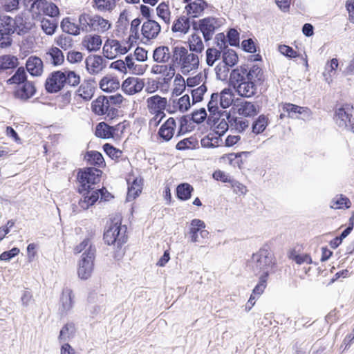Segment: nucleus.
<instances>
[{"instance_id": "59", "label": "nucleus", "mask_w": 354, "mask_h": 354, "mask_svg": "<svg viewBox=\"0 0 354 354\" xmlns=\"http://www.w3.org/2000/svg\"><path fill=\"white\" fill-rule=\"evenodd\" d=\"M185 89V82L180 74H177L174 79V87L172 90L173 96L180 95Z\"/></svg>"}, {"instance_id": "9", "label": "nucleus", "mask_w": 354, "mask_h": 354, "mask_svg": "<svg viewBox=\"0 0 354 354\" xmlns=\"http://www.w3.org/2000/svg\"><path fill=\"white\" fill-rule=\"evenodd\" d=\"M353 106L346 104L337 109L334 117L336 124L342 129L354 133V118L352 115Z\"/></svg>"}, {"instance_id": "25", "label": "nucleus", "mask_w": 354, "mask_h": 354, "mask_svg": "<svg viewBox=\"0 0 354 354\" xmlns=\"http://www.w3.org/2000/svg\"><path fill=\"white\" fill-rule=\"evenodd\" d=\"M36 89L33 84L30 82H26L15 91V95L17 98L26 101L32 97Z\"/></svg>"}, {"instance_id": "46", "label": "nucleus", "mask_w": 354, "mask_h": 354, "mask_svg": "<svg viewBox=\"0 0 354 354\" xmlns=\"http://www.w3.org/2000/svg\"><path fill=\"white\" fill-rule=\"evenodd\" d=\"M95 136L100 138H113L111 127L104 122L98 123L95 127Z\"/></svg>"}, {"instance_id": "62", "label": "nucleus", "mask_w": 354, "mask_h": 354, "mask_svg": "<svg viewBox=\"0 0 354 354\" xmlns=\"http://www.w3.org/2000/svg\"><path fill=\"white\" fill-rule=\"evenodd\" d=\"M206 91L207 87L204 84H203L198 88L192 90L193 103L201 101L203 99V95L205 94Z\"/></svg>"}, {"instance_id": "4", "label": "nucleus", "mask_w": 354, "mask_h": 354, "mask_svg": "<svg viewBox=\"0 0 354 354\" xmlns=\"http://www.w3.org/2000/svg\"><path fill=\"white\" fill-rule=\"evenodd\" d=\"M80 82L79 75L72 71H57L50 73L45 84L46 89L48 93H57L60 91L66 84L75 86Z\"/></svg>"}, {"instance_id": "55", "label": "nucleus", "mask_w": 354, "mask_h": 354, "mask_svg": "<svg viewBox=\"0 0 354 354\" xmlns=\"http://www.w3.org/2000/svg\"><path fill=\"white\" fill-rule=\"evenodd\" d=\"M223 61L227 66L232 67L238 62V56L234 50L232 49H227L225 50L222 55Z\"/></svg>"}, {"instance_id": "28", "label": "nucleus", "mask_w": 354, "mask_h": 354, "mask_svg": "<svg viewBox=\"0 0 354 354\" xmlns=\"http://www.w3.org/2000/svg\"><path fill=\"white\" fill-rule=\"evenodd\" d=\"M207 4L204 0H194L186 6L187 15L192 17H198L203 13Z\"/></svg>"}, {"instance_id": "53", "label": "nucleus", "mask_w": 354, "mask_h": 354, "mask_svg": "<svg viewBox=\"0 0 354 354\" xmlns=\"http://www.w3.org/2000/svg\"><path fill=\"white\" fill-rule=\"evenodd\" d=\"M85 158L88 162L91 165L100 167L104 164V160L102 155L98 151H88Z\"/></svg>"}, {"instance_id": "61", "label": "nucleus", "mask_w": 354, "mask_h": 354, "mask_svg": "<svg viewBox=\"0 0 354 354\" xmlns=\"http://www.w3.org/2000/svg\"><path fill=\"white\" fill-rule=\"evenodd\" d=\"M103 149L106 153L112 159L118 160L122 155V151L115 148L109 144H105Z\"/></svg>"}, {"instance_id": "26", "label": "nucleus", "mask_w": 354, "mask_h": 354, "mask_svg": "<svg viewBox=\"0 0 354 354\" xmlns=\"http://www.w3.org/2000/svg\"><path fill=\"white\" fill-rule=\"evenodd\" d=\"M26 69L32 76H39L43 72V62L36 56L30 57L26 61Z\"/></svg>"}, {"instance_id": "21", "label": "nucleus", "mask_w": 354, "mask_h": 354, "mask_svg": "<svg viewBox=\"0 0 354 354\" xmlns=\"http://www.w3.org/2000/svg\"><path fill=\"white\" fill-rule=\"evenodd\" d=\"M84 197L79 201L80 207L86 210L93 205L99 198L100 194L102 196V189H96L95 190H86L84 191Z\"/></svg>"}, {"instance_id": "20", "label": "nucleus", "mask_w": 354, "mask_h": 354, "mask_svg": "<svg viewBox=\"0 0 354 354\" xmlns=\"http://www.w3.org/2000/svg\"><path fill=\"white\" fill-rule=\"evenodd\" d=\"M175 66L174 63L172 64L153 65L151 68V73L156 75H162L164 82L168 83L175 75Z\"/></svg>"}, {"instance_id": "52", "label": "nucleus", "mask_w": 354, "mask_h": 354, "mask_svg": "<svg viewBox=\"0 0 354 354\" xmlns=\"http://www.w3.org/2000/svg\"><path fill=\"white\" fill-rule=\"evenodd\" d=\"M55 43L64 50H66L73 46V39L70 35H62L55 39Z\"/></svg>"}, {"instance_id": "45", "label": "nucleus", "mask_w": 354, "mask_h": 354, "mask_svg": "<svg viewBox=\"0 0 354 354\" xmlns=\"http://www.w3.org/2000/svg\"><path fill=\"white\" fill-rule=\"evenodd\" d=\"M126 64H127V69L135 75H142L147 68L145 65L135 63L131 55L126 57Z\"/></svg>"}, {"instance_id": "10", "label": "nucleus", "mask_w": 354, "mask_h": 354, "mask_svg": "<svg viewBox=\"0 0 354 354\" xmlns=\"http://www.w3.org/2000/svg\"><path fill=\"white\" fill-rule=\"evenodd\" d=\"M205 223L203 221L194 218L191 221L189 227V236L192 243H203L209 237V232L205 230Z\"/></svg>"}, {"instance_id": "19", "label": "nucleus", "mask_w": 354, "mask_h": 354, "mask_svg": "<svg viewBox=\"0 0 354 354\" xmlns=\"http://www.w3.org/2000/svg\"><path fill=\"white\" fill-rule=\"evenodd\" d=\"M161 26L153 19H148L142 26V35L147 39L156 38L160 32Z\"/></svg>"}, {"instance_id": "39", "label": "nucleus", "mask_w": 354, "mask_h": 354, "mask_svg": "<svg viewBox=\"0 0 354 354\" xmlns=\"http://www.w3.org/2000/svg\"><path fill=\"white\" fill-rule=\"evenodd\" d=\"M171 57L169 48L167 46H159L153 51V58L158 63H166Z\"/></svg>"}, {"instance_id": "17", "label": "nucleus", "mask_w": 354, "mask_h": 354, "mask_svg": "<svg viewBox=\"0 0 354 354\" xmlns=\"http://www.w3.org/2000/svg\"><path fill=\"white\" fill-rule=\"evenodd\" d=\"M144 85L142 80L130 77L123 82L122 89L126 94L134 95L140 92L143 89Z\"/></svg>"}, {"instance_id": "22", "label": "nucleus", "mask_w": 354, "mask_h": 354, "mask_svg": "<svg viewBox=\"0 0 354 354\" xmlns=\"http://www.w3.org/2000/svg\"><path fill=\"white\" fill-rule=\"evenodd\" d=\"M268 277H259V282L252 290L250 297L247 303L246 309L250 310L255 304V300L263 293L266 286Z\"/></svg>"}, {"instance_id": "60", "label": "nucleus", "mask_w": 354, "mask_h": 354, "mask_svg": "<svg viewBox=\"0 0 354 354\" xmlns=\"http://www.w3.org/2000/svg\"><path fill=\"white\" fill-rule=\"evenodd\" d=\"M26 79V73L23 67L19 68L13 76H12L8 82L12 84H20L24 82Z\"/></svg>"}, {"instance_id": "54", "label": "nucleus", "mask_w": 354, "mask_h": 354, "mask_svg": "<svg viewBox=\"0 0 354 354\" xmlns=\"http://www.w3.org/2000/svg\"><path fill=\"white\" fill-rule=\"evenodd\" d=\"M140 23L141 21L138 18L134 19L131 23L130 35L127 41H129L132 46L139 38V26Z\"/></svg>"}, {"instance_id": "29", "label": "nucleus", "mask_w": 354, "mask_h": 354, "mask_svg": "<svg viewBox=\"0 0 354 354\" xmlns=\"http://www.w3.org/2000/svg\"><path fill=\"white\" fill-rule=\"evenodd\" d=\"M46 59L54 66H60L64 62V55L58 47L52 46L46 51Z\"/></svg>"}, {"instance_id": "56", "label": "nucleus", "mask_w": 354, "mask_h": 354, "mask_svg": "<svg viewBox=\"0 0 354 354\" xmlns=\"http://www.w3.org/2000/svg\"><path fill=\"white\" fill-rule=\"evenodd\" d=\"M267 125L268 118L265 115H261L252 124V132L255 134H259L266 129Z\"/></svg>"}, {"instance_id": "2", "label": "nucleus", "mask_w": 354, "mask_h": 354, "mask_svg": "<svg viewBox=\"0 0 354 354\" xmlns=\"http://www.w3.org/2000/svg\"><path fill=\"white\" fill-rule=\"evenodd\" d=\"M275 264L274 254L268 246L261 248L248 261V268L259 277H268Z\"/></svg>"}, {"instance_id": "5", "label": "nucleus", "mask_w": 354, "mask_h": 354, "mask_svg": "<svg viewBox=\"0 0 354 354\" xmlns=\"http://www.w3.org/2000/svg\"><path fill=\"white\" fill-rule=\"evenodd\" d=\"M122 218L120 215H115L107 223L106 230L104 233V240L108 245H115L121 248L126 242L127 227L122 225Z\"/></svg>"}, {"instance_id": "36", "label": "nucleus", "mask_w": 354, "mask_h": 354, "mask_svg": "<svg viewBox=\"0 0 354 354\" xmlns=\"http://www.w3.org/2000/svg\"><path fill=\"white\" fill-rule=\"evenodd\" d=\"M94 19L93 32L104 33L111 28V23L102 16L95 14Z\"/></svg>"}, {"instance_id": "13", "label": "nucleus", "mask_w": 354, "mask_h": 354, "mask_svg": "<svg viewBox=\"0 0 354 354\" xmlns=\"http://www.w3.org/2000/svg\"><path fill=\"white\" fill-rule=\"evenodd\" d=\"M92 111L97 115H106L112 117L115 111L114 108L110 106L109 100L106 96H100L93 101L91 104Z\"/></svg>"}, {"instance_id": "48", "label": "nucleus", "mask_w": 354, "mask_h": 354, "mask_svg": "<svg viewBox=\"0 0 354 354\" xmlns=\"http://www.w3.org/2000/svg\"><path fill=\"white\" fill-rule=\"evenodd\" d=\"M223 113H225V115L227 116V118L228 119L229 122L231 123V125L233 126L239 132L244 131L249 126V122L247 120L242 118L231 119L229 113H227L226 111H224Z\"/></svg>"}, {"instance_id": "41", "label": "nucleus", "mask_w": 354, "mask_h": 354, "mask_svg": "<svg viewBox=\"0 0 354 354\" xmlns=\"http://www.w3.org/2000/svg\"><path fill=\"white\" fill-rule=\"evenodd\" d=\"M73 294L72 290L68 288H65L62 294L61 304L62 308L64 311L71 310L73 305Z\"/></svg>"}, {"instance_id": "31", "label": "nucleus", "mask_w": 354, "mask_h": 354, "mask_svg": "<svg viewBox=\"0 0 354 354\" xmlns=\"http://www.w3.org/2000/svg\"><path fill=\"white\" fill-rule=\"evenodd\" d=\"M94 15L84 12L79 16L78 21L82 31L86 32H93Z\"/></svg>"}, {"instance_id": "32", "label": "nucleus", "mask_w": 354, "mask_h": 354, "mask_svg": "<svg viewBox=\"0 0 354 354\" xmlns=\"http://www.w3.org/2000/svg\"><path fill=\"white\" fill-rule=\"evenodd\" d=\"M217 101H219L218 93H212L210 100L208 102L207 108L210 115H212L214 122L218 120L219 117L224 113V111L221 112V111L219 109L220 106H217Z\"/></svg>"}, {"instance_id": "14", "label": "nucleus", "mask_w": 354, "mask_h": 354, "mask_svg": "<svg viewBox=\"0 0 354 354\" xmlns=\"http://www.w3.org/2000/svg\"><path fill=\"white\" fill-rule=\"evenodd\" d=\"M86 68L91 75L99 74L106 66L103 57L97 55H89L86 58Z\"/></svg>"}, {"instance_id": "37", "label": "nucleus", "mask_w": 354, "mask_h": 354, "mask_svg": "<svg viewBox=\"0 0 354 354\" xmlns=\"http://www.w3.org/2000/svg\"><path fill=\"white\" fill-rule=\"evenodd\" d=\"M142 179L136 178L133 179V182L128 187V192L127 196V200L131 201L134 200L142 191Z\"/></svg>"}, {"instance_id": "8", "label": "nucleus", "mask_w": 354, "mask_h": 354, "mask_svg": "<svg viewBox=\"0 0 354 354\" xmlns=\"http://www.w3.org/2000/svg\"><path fill=\"white\" fill-rule=\"evenodd\" d=\"M102 171L100 169L93 167L86 168L84 171L78 173V180L81 187L80 192L83 193L86 190H95L93 187L95 184L100 181Z\"/></svg>"}, {"instance_id": "58", "label": "nucleus", "mask_w": 354, "mask_h": 354, "mask_svg": "<svg viewBox=\"0 0 354 354\" xmlns=\"http://www.w3.org/2000/svg\"><path fill=\"white\" fill-rule=\"evenodd\" d=\"M221 53L215 48H209L206 50V63L209 66H212L216 61L221 57Z\"/></svg>"}, {"instance_id": "50", "label": "nucleus", "mask_w": 354, "mask_h": 354, "mask_svg": "<svg viewBox=\"0 0 354 354\" xmlns=\"http://www.w3.org/2000/svg\"><path fill=\"white\" fill-rule=\"evenodd\" d=\"M193 187L188 183H182L176 188L177 196L182 201H187L190 198Z\"/></svg>"}, {"instance_id": "12", "label": "nucleus", "mask_w": 354, "mask_h": 354, "mask_svg": "<svg viewBox=\"0 0 354 354\" xmlns=\"http://www.w3.org/2000/svg\"><path fill=\"white\" fill-rule=\"evenodd\" d=\"M223 24V19L207 17L199 21V28L205 41L212 39L215 31Z\"/></svg>"}, {"instance_id": "24", "label": "nucleus", "mask_w": 354, "mask_h": 354, "mask_svg": "<svg viewBox=\"0 0 354 354\" xmlns=\"http://www.w3.org/2000/svg\"><path fill=\"white\" fill-rule=\"evenodd\" d=\"M237 112L245 117H252L259 112V107L254 102L243 101L237 105Z\"/></svg>"}, {"instance_id": "47", "label": "nucleus", "mask_w": 354, "mask_h": 354, "mask_svg": "<svg viewBox=\"0 0 354 354\" xmlns=\"http://www.w3.org/2000/svg\"><path fill=\"white\" fill-rule=\"evenodd\" d=\"M62 30L69 35H78L80 33V26L71 22L68 19H64L61 23Z\"/></svg>"}, {"instance_id": "30", "label": "nucleus", "mask_w": 354, "mask_h": 354, "mask_svg": "<svg viewBox=\"0 0 354 354\" xmlns=\"http://www.w3.org/2000/svg\"><path fill=\"white\" fill-rule=\"evenodd\" d=\"M100 88L105 92L111 93L118 90L120 88L119 80L111 76L104 77L100 82Z\"/></svg>"}, {"instance_id": "63", "label": "nucleus", "mask_w": 354, "mask_h": 354, "mask_svg": "<svg viewBox=\"0 0 354 354\" xmlns=\"http://www.w3.org/2000/svg\"><path fill=\"white\" fill-rule=\"evenodd\" d=\"M83 59V54L80 51L69 50L66 55V60L71 64H77Z\"/></svg>"}, {"instance_id": "42", "label": "nucleus", "mask_w": 354, "mask_h": 354, "mask_svg": "<svg viewBox=\"0 0 354 354\" xmlns=\"http://www.w3.org/2000/svg\"><path fill=\"white\" fill-rule=\"evenodd\" d=\"M339 62L337 59L333 58L330 61H328L326 65L323 76L324 77L325 81L330 84L332 82L333 73H335L337 68H338Z\"/></svg>"}, {"instance_id": "6", "label": "nucleus", "mask_w": 354, "mask_h": 354, "mask_svg": "<svg viewBox=\"0 0 354 354\" xmlns=\"http://www.w3.org/2000/svg\"><path fill=\"white\" fill-rule=\"evenodd\" d=\"M245 73L241 69H234L230 75V84L237 94L243 97H251L257 93V86L244 77Z\"/></svg>"}, {"instance_id": "16", "label": "nucleus", "mask_w": 354, "mask_h": 354, "mask_svg": "<svg viewBox=\"0 0 354 354\" xmlns=\"http://www.w3.org/2000/svg\"><path fill=\"white\" fill-rule=\"evenodd\" d=\"M236 69H241L245 73L244 77L250 82H254L256 86L262 84L264 80L263 71L257 65L253 66L249 70L243 66L237 67Z\"/></svg>"}, {"instance_id": "7", "label": "nucleus", "mask_w": 354, "mask_h": 354, "mask_svg": "<svg viewBox=\"0 0 354 354\" xmlns=\"http://www.w3.org/2000/svg\"><path fill=\"white\" fill-rule=\"evenodd\" d=\"M132 47L129 41H120L115 39H107L103 46V54L105 57L113 59L117 56L126 54Z\"/></svg>"}, {"instance_id": "49", "label": "nucleus", "mask_w": 354, "mask_h": 354, "mask_svg": "<svg viewBox=\"0 0 354 354\" xmlns=\"http://www.w3.org/2000/svg\"><path fill=\"white\" fill-rule=\"evenodd\" d=\"M18 65V59L16 57L6 55L0 57V69L6 70L13 68Z\"/></svg>"}, {"instance_id": "33", "label": "nucleus", "mask_w": 354, "mask_h": 354, "mask_svg": "<svg viewBox=\"0 0 354 354\" xmlns=\"http://www.w3.org/2000/svg\"><path fill=\"white\" fill-rule=\"evenodd\" d=\"M188 44L189 48L188 50L198 55L201 54L205 48L202 38L198 33H194L189 37Z\"/></svg>"}, {"instance_id": "1", "label": "nucleus", "mask_w": 354, "mask_h": 354, "mask_svg": "<svg viewBox=\"0 0 354 354\" xmlns=\"http://www.w3.org/2000/svg\"><path fill=\"white\" fill-rule=\"evenodd\" d=\"M94 233L89 232L86 238L74 248L75 253H81L78 262L77 274L81 279H88L93 271L96 249L93 243Z\"/></svg>"}, {"instance_id": "38", "label": "nucleus", "mask_w": 354, "mask_h": 354, "mask_svg": "<svg viewBox=\"0 0 354 354\" xmlns=\"http://www.w3.org/2000/svg\"><path fill=\"white\" fill-rule=\"evenodd\" d=\"M190 97L187 94L184 95L178 100H172L174 112L179 111L181 113H185L190 108Z\"/></svg>"}, {"instance_id": "40", "label": "nucleus", "mask_w": 354, "mask_h": 354, "mask_svg": "<svg viewBox=\"0 0 354 354\" xmlns=\"http://www.w3.org/2000/svg\"><path fill=\"white\" fill-rule=\"evenodd\" d=\"M117 0H94L93 8L101 12H111L116 6Z\"/></svg>"}, {"instance_id": "3", "label": "nucleus", "mask_w": 354, "mask_h": 354, "mask_svg": "<svg viewBox=\"0 0 354 354\" xmlns=\"http://www.w3.org/2000/svg\"><path fill=\"white\" fill-rule=\"evenodd\" d=\"M171 62L183 75L194 73L199 64V55L188 50L183 46H175L172 49Z\"/></svg>"}, {"instance_id": "43", "label": "nucleus", "mask_w": 354, "mask_h": 354, "mask_svg": "<svg viewBox=\"0 0 354 354\" xmlns=\"http://www.w3.org/2000/svg\"><path fill=\"white\" fill-rule=\"evenodd\" d=\"M351 202L348 198L340 194L337 195L330 201V207L333 209H348L351 207Z\"/></svg>"}, {"instance_id": "51", "label": "nucleus", "mask_w": 354, "mask_h": 354, "mask_svg": "<svg viewBox=\"0 0 354 354\" xmlns=\"http://www.w3.org/2000/svg\"><path fill=\"white\" fill-rule=\"evenodd\" d=\"M46 4V0H35L29 8L32 16L37 17L44 15Z\"/></svg>"}, {"instance_id": "23", "label": "nucleus", "mask_w": 354, "mask_h": 354, "mask_svg": "<svg viewBox=\"0 0 354 354\" xmlns=\"http://www.w3.org/2000/svg\"><path fill=\"white\" fill-rule=\"evenodd\" d=\"M101 37L96 34H89L84 37L82 45L89 52L97 51L102 46Z\"/></svg>"}, {"instance_id": "11", "label": "nucleus", "mask_w": 354, "mask_h": 354, "mask_svg": "<svg viewBox=\"0 0 354 354\" xmlns=\"http://www.w3.org/2000/svg\"><path fill=\"white\" fill-rule=\"evenodd\" d=\"M14 19L8 16L0 17V47L6 48L11 45L10 35L15 31Z\"/></svg>"}, {"instance_id": "34", "label": "nucleus", "mask_w": 354, "mask_h": 354, "mask_svg": "<svg viewBox=\"0 0 354 354\" xmlns=\"http://www.w3.org/2000/svg\"><path fill=\"white\" fill-rule=\"evenodd\" d=\"M190 28V21L186 16H180L176 19L172 25L171 30L174 32L186 34Z\"/></svg>"}, {"instance_id": "64", "label": "nucleus", "mask_w": 354, "mask_h": 354, "mask_svg": "<svg viewBox=\"0 0 354 354\" xmlns=\"http://www.w3.org/2000/svg\"><path fill=\"white\" fill-rule=\"evenodd\" d=\"M15 21V27L16 28L15 31L20 34L21 32H26L28 29H30L29 24H26L24 21L23 17L18 16L14 19Z\"/></svg>"}, {"instance_id": "18", "label": "nucleus", "mask_w": 354, "mask_h": 354, "mask_svg": "<svg viewBox=\"0 0 354 354\" xmlns=\"http://www.w3.org/2000/svg\"><path fill=\"white\" fill-rule=\"evenodd\" d=\"M176 127V120L173 118H169L161 125L158 135L164 141H169L174 135Z\"/></svg>"}, {"instance_id": "15", "label": "nucleus", "mask_w": 354, "mask_h": 354, "mask_svg": "<svg viewBox=\"0 0 354 354\" xmlns=\"http://www.w3.org/2000/svg\"><path fill=\"white\" fill-rule=\"evenodd\" d=\"M167 100L158 95H153L147 100V107L150 113H165Z\"/></svg>"}, {"instance_id": "44", "label": "nucleus", "mask_w": 354, "mask_h": 354, "mask_svg": "<svg viewBox=\"0 0 354 354\" xmlns=\"http://www.w3.org/2000/svg\"><path fill=\"white\" fill-rule=\"evenodd\" d=\"M156 13L158 17H160L165 23L163 28H165L166 30H167L170 24V11L168 5L165 3L159 4L156 8Z\"/></svg>"}, {"instance_id": "57", "label": "nucleus", "mask_w": 354, "mask_h": 354, "mask_svg": "<svg viewBox=\"0 0 354 354\" xmlns=\"http://www.w3.org/2000/svg\"><path fill=\"white\" fill-rule=\"evenodd\" d=\"M230 67L223 62H220L215 68L216 78L221 81L227 80Z\"/></svg>"}, {"instance_id": "27", "label": "nucleus", "mask_w": 354, "mask_h": 354, "mask_svg": "<svg viewBox=\"0 0 354 354\" xmlns=\"http://www.w3.org/2000/svg\"><path fill=\"white\" fill-rule=\"evenodd\" d=\"M95 84L92 80L84 81L77 90L79 96L85 101L91 100L95 93Z\"/></svg>"}, {"instance_id": "35", "label": "nucleus", "mask_w": 354, "mask_h": 354, "mask_svg": "<svg viewBox=\"0 0 354 354\" xmlns=\"http://www.w3.org/2000/svg\"><path fill=\"white\" fill-rule=\"evenodd\" d=\"M219 106L222 109L230 107L234 101V93L231 88H225L218 93Z\"/></svg>"}]
</instances>
